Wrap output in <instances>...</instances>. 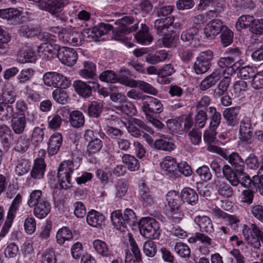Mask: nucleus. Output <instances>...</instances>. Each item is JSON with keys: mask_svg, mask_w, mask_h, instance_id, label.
<instances>
[{"mask_svg": "<svg viewBox=\"0 0 263 263\" xmlns=\"http://www.w3.org/2000/svg\"><path fill=\"white\" fill-rule=\"evenodd\" d=\"M92 247L95 251L102 257H108L112 255L113 252L107 243L100 239L93 241Z\"/></svg>", "mask_w": 263, "mask_h": 263, "instance_id": "b1692460", "label": "nucleus"}, {"mask_svg": "<svg viewBox=\"0 0 263 263\" xmlns=\"http://www.w3.org/2000/svg\"><path fill=\"white\" fill-rule=\"evenodd\" d=\"M222 77L221 70L216 69L203 79L199 84V89L205 91L214 86Z\"/></svg>", "mask_w": 263, "mask_h": 263, "instance_id": "f3484780", "label": "nucleus"}, {"mask_svg": "<svg viewBox=\"0 0 263 263\" xmlns=\"http://www.w3.org/2000/svg\"><path fill=\"white\" fill-rule=\"evenodd\" d=\"M198 28L195 26L183 31L181 34V39L183 42H189L197 39Z\"/></svg>", "mask_w": 263, "mask_h": 263, "instance_id": "6e6d98bb", "label": "nucleus"}, {"mask_svg": "<svg viewBox=\"0 0 263 263\" xmlns=\"http://www.w3.org/2000/svg\"><path fill=\"white\" fill-rule=\"evenodd\" d=\"M134 18L132 16H125L117 20L115 22V24L119 25V27L113 31L114 39L124 43L129 48L132 47L134 44L124 34L135 31L138 29V25L137 23H136L131 27H128V26L132 24Z\"/></svg>", "mask_w": 263, "mask_h": 263, "instance_id": "f257e3e1", "label": "nucleus"}, {"mask_svg": "<svg viewBox=\"0 0 263 263\" xmlns=\"http://www.w3.org/2000/svg\"><path fill=\"white\" fill-rule=\"evenodd\" d=\"M223 78L218 83L214 89L213 96L215 98H219L223 96L228 90V88L231 82V77L232 75L222 74Z\"/></svg>", "mask_w": 263, "mask_h": 263, "instance_id": "5701e85b", "label": "nucleus"}, {"mask_svg": "<svg viewBox=\"0 0 263 263\" xmlns=\"http://www.w3.org/2000/svg\"><path fill=\"white\" fill-rule=\"evenodd\" d=\"M214 184L218 194L225 198L231 197L233 195V189L222 178L215 179Z\"/></svg>", "mask_w": 263, "mask_h": 263, "instance_id": "412c9836", "label": "nucleus"}, {"mask_svg": "<svg viewBox=\"0 0 263 263\" xmlns=\"http://www.w3.org/2000/svg\"><path fill=\"white\" fill-rule=\"evenodd\" d=\"M246 232L247 234L250 235L252 234L254 237H258L260 239L263 237V232L254 223L251 224L249 227L245 225L244 229L242 231L243 235H245Z\"/></svg>", "mask_w": 263, "mask_h": 263, "instance_id": "e2e57ef3", "label": "nucleus"}, {"mask_svg": "<svg viewBox=\"0 0 263 263\" xmlns=\"http://www.w3.org/2000/svg\"><path fill=\"white\" fill-rule=\"evenodd\" d=\"M142 109L145 116L154 115L163 111V105L157 98L146 96V99L143 102Z\"/></svg>", "mask_w": 263, "mask_h": 263, "instance_id": "9d476101", "label": "nucleus"}, {"mask_svg": "<svg viewBox=\"0 0 263 263\" xmlns=\"http://www.w3.org/2000/svg\"><path fill=\"white\" fill-rule=\"evenodd\" d=\"M140 233L145 238L153 240L159 238L161 233L159 223L150 217L142 218L139 222Z\"/></svg>", "mask_w": 263, "mask_h": 263, "instance_id": "20e7f679", "label": "nucleus"}, {"mask_svg": "<svg viewBox=\"0 0 263 263\" xmlns=\"http://www.w3.org/2000/svg\"><path fill=\"white\" fill-rule=\"evenodd\" d=\"M103 143L102 141L99 138H96L93 140L88 142L87 146L86 154L88 156L98 153L102 148Z\"/></svg>", "mask_w": 263, "mask_h": 263, "instance_id": "3c124183", "label": "nucleus"}, {"mask_svg": "<svg viewBox=\"0 0 263 263\" xmlns=\"http://www.w3.org/2000/svg\"><path fill=\"white\" fill-rule=\"evenodd\" d=\"M54 46L48 45L47 43H43L38 47L39 53H42L48 59H51L54 55H57L58 52L59 50V47L57 45L54 44Z\"/></svg>", "mask_w": 263, "mask_h": 263, "instance_id": "4c0bfd02", "label": "nucleus"}, {"mask_svg": "<svg viewBox=\"0 0 263 263\" xmlns=\"http://www.w3.org/2000/svg\"><path fill=\"white\" fill-rule=\"evenodd\" d=\"M34 74V70L30 68L23 69L16 77L19 84H24L30 81Z\"/></svg>", "mask_w": 263, "mask_h": 263, "instance_id": "8fccbe9b", "label": "nucleus"}, {"mask_svg": "<svg viewBox=\"0 0 263 263\" xmlns=\"http://www.w3.org/2000/svg\"><path fill=\"white\" fill-rule=\"evenodd\" d=\"M213 214L215 216L223 219L225 222L232 229H236L238 227L239 219L237 216L228 214L219 209H214Z\"/></svg>", "mask_w": 263, "mask_h": 263, "instance_id": "6ab92c4d", "label": "nucleus"}, {"mask_svg": "<svg viewBox=\"0 0 263 263\" xmlns=\"http://www.w3.org/2000/svg\"><path fill=\"white\" fill-rule=\"evenodd\" d=\"M253 129L250 118L248 117H243L240 123V139L242 141L250 143V141L252 137Z\"/></svg>", "mask_w": 263, "mask_h": 263, "instance_id": "4468645a", "label": "nucleus"}, {"mask_svg": "<svg viewBox=\"0 0 263 263\" xmlns=\"http://www.w3.org/2000/svg\"><path fill=\"white\" fill-rule=\"evenodd\" d=\"M17 58L20 62L22 63H32L36 60V55L31 46H25L19 51Z\"/></svg>", "mask_w": 263, "mask_h": 263, "instance_id": "4be33fe9", "label": "nucleus"}, {"mask_svg": "<svg viewBox=\"0 0 263 263\" xmlns=\"http://www.w3.org/2000/svg\"><path fill=\"white\" fill-rule=\"evenodd\" d=\"M252 185L258 191L260 195H263V163L261 164L258 172V175L253 177L251 180Z\"/></svg>", "mask_w": 263, "mask_h": 263, "instance_id": "de8ad7c7", "label": "nucleus"}, {"mask_svg": "<svg viewBox=\"0 0 263 263\" xmlns=\"http://www.w3.org/2000/svg\"><path fill=\"white\" fill-rule=\"evenodd\" d=\"M160 165L162 170L165 173L166 175L174 172L178 166L176 160L171 156L165 157Z\"/></svg>", "mask_w": 263, "mask_h": 263, "instance_id": "ea45409f", "label": "nucleus"}, {"mask_svg": "<svg viewBox=\"0 0 263 263\" xmlns=\"http://www.w3.org/2000/svg\"><path fill=\"white\" fill-rule=\"evenodd\" d=\"M251 85L255 89L263 88V70L253 76Z\"/></svg>", "mask_w": 263, "mask_h": 263, "instance_id": "774afa93", "label": "nucleus"}, {"mask_svg": "<svg viewBox=\"0 0 263 263\" xmlns=\"http://www.w3.org/2000/svg\"><path fill=\"white\" fill-rule=\"evenodd\" d=\"M218 64L221 68H226L221 72L227 75H233L235 73V67H237V64L229 57L221 58L218 61Z\"/></svg>", "mask_w": 263, "mask_h": 263, "instance_id": "473e14b6", "label": "nucleus"}, {"mask_svg": "<svg viewBox=\"0 0 263 263\" xmlns=\"http://www.w3.org/2000/svg\"><path fill=\"white\" fill-rule=\"evenodd\" d=\"M45 200H46V198L43 196L42 191L35 190L30 193L27 203L29 207L32 208L41 202V201Z\"/></svg>", "mask_w": 263, "mask_h": 263, "instance_id": "09e8293b", "label": "nucleus"}, {"mask_svg": "<svg viewBox=\"0 0 263 263\" xmlns=\"http://www.w3.org/2000/svg\"><path fill=\"white\" fill-rule=\"evenodd\" d=\"M74 171V164L70 160L62 162L59 166L57 178L61 187L66 190L71 185V175Z\"/></svg>", "mask_w": 263, "mask_h": 263, "instance_id": "39448f33", "label": "nucleus"}, {"mask_svg": "<svg viewBox=\"0 0 263 263\" xmlns=\"http://www.w3.org/2000/svg\"><path fill=\"white\" fill-rule=\"evenodd\" d=\"M44 129L39 127L33 129L31 135V141L35 146H37L43 142L44 137Z\"/></svg>", "mask_w": 263, "mask_h": 263, "instance_id": "bf43d9fd", "label": "nucleus"}, {"mask_svg": "<svg viewBox=\"0 0 263 263\" xmlns=\"http://www.w3.org/2000/svg\"><path fill=\"white\" fill-rule=\"evenodd\" d=\"M221 43L224 47L230 45L233 42V33L227 26L224 27L220 35Z\"/></svg>", "mask_w": 263, "mask_h": 263, "instance_id": "4d7b16f0", "label": "nucleus"}, {"mask_svg": "<svg viewBox=\"0 0 263 263\" xmlns=\"http://www.w3.org/2000/svg\"><path fill=\"white\" fill-rule=\"evenodd\" d=\"M77 35L78 34L76 32L63 29L62 31L58 34V37L64 43H67L72 46H77L80 43L77 37Z\"/></svg>", "mask_w": 263, "mask_h": 263, "instance_id": "a878e982", "label": "nucleus"}, {"mask_svg": "<svg viewBox=\"0 0 263 263\" xmlns=\"http://www.w3.org/2000/svg\"><path fill=\"white\" fill-rule=\"evenodd\" d=\"M22 196L20 194H17L13 200L11 206L8 212L7 216L10 217H14L16 212L18 210L20 205L22 202Z\"/></svg>", "mask_w": 263, "mask_h": 263, "instance_id": "69168bd1", "label": "nucleus"}, {"mask_svg": "<svg viewBox=\"0 0 263 263\" xmlns=\"http://www.w3.org/2000/svg\"><path fill=\"white\" fill-rule=\"evenodd\" d=\"M233 168L228 164L224 165L222 167V171L226 179L233 186H237L241 183L238 177L237 173L234 172Z\"/></svg>", "mask_w": 263, "mask_h": 263, "instance_id": "72a5a7b5", "label": "nucleus"}, {"mask_svg": "<svg viewBox=\"0 0 263 263\" xmlns=\"http://www.w3.org/2000/svg\"><path fill=\"white\" fill-rule=\"evenodd\" d=\"M29 170L30 165L26 160L21 159L18 161L17 164L15 168V172L17 175L23 176L28 172Z\"/></svg>", "mask_w": 263, "mask_h": 263, "instance_id": "680f3d73", "label": "nucleus"}, {"mask_svg": "<svg viewBox=\"0 0 263 263\" xmlns=\"http://www.w3.org/2000/svg\"><path fill=\"white\" fill-rule=\"evenodd\" d=\"M231 165L234 170L237 173L239 177L242 176V178L244 181L241 182V184L247 186L246 183H250V178L246 173L243 172L245 168V161L236 152H233L231 154H226V157H223Z\"/></svg>", "mask_w": 263, "mask_h": 263, "instance_id": "423d86ee", "label": "nucleus"}, {"mask_svg": "<svg viewBox=\"0 0 263 263\" xmlns=\"http://www.w3.org/2000/svg\"><path fill=\"white\" fill-rule=\"evenodd\" d=\"M15 101V97L11 91L4 90L0 93V120L7 121L14 114L12 104Z\"/></svg>", "mask_w": 263, "mask_h": 263, "instance_id": "7ed1b4c3", "label": "nucleus"}, {"mask_svg": "<svg viewBox=\"0 0 263 263\" xmlns=\"http://www.w3.org/2000/svg\"><path fill=\"white\" fill-rule=\"evenodd\" d=\"M96 65L89 61L84 62L83 68L79 72L80 76L84 79H93L96 76Z\"/></svg>", "mask_w": 263, "mask_h": 263, "instance_id": "2f4dec72", "label": "nucleus"}, {"mask_svg": "<svg viewBox=\"0 0 263 263\" xmlns=\"http://www.w3.org/2000/svg\"><path fill=\"white\" fill-rule=\"evenodd\" d=\"M62 136L56 133L51 135L48 143V152L50 155L56 154L59 151L62 143Z\"/></svg>", "mask_w": 263, "mask_h": 263, "instance_id": "aec40b11", "label": "nucleus"}, {"mask_svg": "<svg viewBox=\"0 0 263 263\" xmlns=\"http://www.w3.org/2000/svg\"><path fill=\"white\" fill-rule=\"evenodd\" d=\"M148 27L144 24H141V29L135 34L138 43L141 44H149L153 40V37L148 32Z\"/></svg>", "mask_w": 263, "mask_h": 263, "instance_id": "7c9ffc66", "label": "nucleus"}, {"mask_svg": "<svg viewBox=\"0 0 263 263\" xmlns=\"http://www.w3.org/2000/svg\"><path fill=\"white\" fill-rule=\"evenodd\" d=\"M143 252L147 257H154L157 252L156 243L151 239L144 242L143 245Z\"/></svg>", "mask_w": 263, "mask_h": 263, "instance_id": "603ef678", "label": "nucleus"}, {"mask_svg": "<svg viewBox=\"0 0 263 263\" xmlns=\"http://www.w3.org/2000/svg\"><path fill=\"white\" fill-rule=\"evenodd\" d=\"M213 58V53L208 50L201 52L196 57L194 64V69L198 74L206 72L210 68L211 62Z\"/></svg>", "mask_w": 263, "mask_h": 263, "instance_id": "6e6552de", "label": "nucleus"}, {"mask_svg": "<svg viewBox=\"0 0 263 263\" xmlns=\"http://www.w3.org/2000/svg\"><path fill=\"white\" fill-rule=\"evenodd\" d=\"M22 93L24 95V97L29 101L39 102L41 100L40 93L32 89L29 85L26 86L22 90Z\"/></svg>", "mask_w": 263, "mask_h": 263, "instance_id": "864d4df0", "label": "nucleus"}, {"mask_svg": "<svg viewBox=\"0 0 263 263\" xmlns=\"http://www.w3.org/2000/svg\"><path fill=\"white\" fill-rule=\"evenodd\" d=\"M136 87H138L145 93L154 96H157L158 93V91L155 87L143 81H136Z\"/></svg>", "mask_w": 263, "mask_h": 263, "instance_id": "052dcab7", "label": "nucleus"}, {"mask_svg": "<svg viewBox=\"0 0 263 263\" xmlns=\"http://www.w3.org/2000/svg\"><path fill=\"white\" fill-rule=\"evenodd\" d=\"M73 235L71 231L67 227H63L60 229L56 234V240L58 244L62 245L66 241L72 239Z\"/></svg>", "mask_w": 263, "mask_h": 263, "instance_id": "37998d69", "label": "nucleus"}, {"mask_svg": "<svg viewBox=\"0 0 263 263\" xmlns=\"http://www.w3.org/2000/svg\"><path fill=\"white\" fill-rule=\"evenodd\" d=\"M195 221L200 228L201 232L211 234L214 232V228L211 219L206 216H197Z\"/></svg>", "mask_w": 263, "mask_h": 263, "instance_id": "cd10ccee", "label": "nucleus"}, {"mask_svg": "<svg viewBox=\"0 0 263 263\" xmlns=\"http://www.w3.org/2000/svg\"><path fill=\"white\" fill-rule=\"evenodd\" d=\"M73 86L78 95L83 98H88L91 95L92 89H98L100 87L98 83L89 81L88 84L81 80L74 81Z\"/></svg>", "mask_w": 263, "mask_h": 263, "instance_id": "9b49d317", "label": "nucleus"}, {"mask_svg": "<svg viewBox=\"0 0 263 263\" xmlns=\"http://www.w3.org/2000/svg\"><path fill=\"white\" fill-rule=\"evenodd\" d=\"M180 197L183 202H186L191 204H194L198 200V195L196 192L189 187L182 190Z\"/></svg>", "mask_w": 263, "mask_h": 263, "instance_id": "c03bdc74", "label": "nucleus"}, {"mask_svg": "<svg viewBox=\"0 0 263 263\" xmlns=\"http://www.w3.org/2000/svg\"><path fill=\"white\" fill-rule=\"evenodd\" d=\"M46 164L42 159L35 160L34 164L30 172L31 177L34 179H40L44 176Z\"/></svg>", "mask_w": 263, "mask_h": 263, "instance_id": "c9c22d12", "label": "nucleus"}, {"mask_svg": "<svg viewBox=\"0 0 263 263\" xmlns=\"http://www.w3.org/2000/svg\"><path fill=\"white\" fill-rule=\"evenodd\" d=\"M139 193L140 199L145 205H151L155 202V197L150 192L148 187L143 182L139 184Z\"/></svg>", "mask_w": 263, "mask_h": 263, "instance_id": "a211bd4d", "label": "nucleus"}, {"mask_svg": "<svg viewBox=\"0 0 263 263\" xmlns=\"http://www.w3.org/2000/svg\"><path fill=\"white\" fill-rule=\"evenodd\" d=\"M45 85L54 88H66L71 85V81L62 74L56 72H48L43 75Z\"/></svg>", "mask_w": 263, "mask_h": 263, "instance_id": "0eeeda50", "label": "nucleus"}, {"mask_svg": "<svg viewBox=\"0 0 263 263\" xmlns=\"http://www.w3.org/2000/svg\"><path fill=\"white\" fill-rule=\"evenodd\" d=\"M113 27L108 24L100 23L98 27L84 29L82 34L84 37L93 39L101 37L112 29Z\"/></svg>", "mask_w": 263, "mask_h": 263, "instance_id": "f8f14e48", "label": "nucleus"}, {"mask_svg": "<svg viewBox=\"0 0 263 263\" xmlns=\"http://www.w3.org/2000/svg\"><path fill=\"white\" fill-rule=\"evenodd\" d=\"M175 251L181 257H189L191 254L190 248L182 242H177L174 248Z\"/></svg>", "mask_w": 263, "mask_h": 263, "instance_id": "0e129e2a", "label": "nucleus"}, {"mask_svg": "<svg viewBox=\"0 0 263 263\" xmlns=\"http://www.w3.org/2000/svg\"><path fill=\"white\" fill-rule=\"evenodd\" d=\"M210 116V129L211 130L215 131L219 126L221 121V114L217 111L214 107H210L209 108Z\"/></svg>", "mask_w": 263, "mask_h": 263, "instance_id": "e433bc0d", "label": "nucleus"}, {"mask_svg": "<svg viewBox=\"0 0 263 263\" xmlns=\"http://www.w3.org/2000/svg\"><path fill=\"white\" fill-rule=\"evenodd\" d=\"M41 201V202L33 206V214L39 219L46 217L50 213L51 210L50 203L47 199Z\"/></svg>", "mask_w": 263, "mask_h": 263, "instance_id": "bb28decb", "label": "nucleus"}, {"mask_svg": "<svg viewBox=\"0 0 263 263\" xmlns=\"http://www.w3.org/2000/svg\"><path fill=\"white\" fill-rule=\"evenodd\" d=\"M69 122L72 127L80 128L84 124V116L80 111L73 110L69 114Z\"/></svg>", "mask_w": 263, "mask_h": 263, "instance_id": "58836bf2", "label": "nucleus"}, {"mask_svg": "<svg viewBox=\"0 0 263 263\" xmlns=\"http://www.w3.org/2000/svg\"><path fill=\"white\" fill-rule=\"evenodd\" d=\"M155 146L157 149L165 151H171L175 147L174 144L166 138L156 140L155 142Z\"/></svg>", "mask_w": 263, "mask_h": 263, "instance_id": "5fc2aeb1", "label": "nucleus"}, {"mask_svg": "<svg viewBox=\"0 0 263 263\" xmlns=\"http://www.w3.org/2000/svg\"><path fill=\"white\" fill-rule=\"evenodd\" d=\"M103 106V103L99 101H92L89 105L88 109L89 116L97 118L101 112Z\"/></svg>", "mask_w": 263, "mask_h": 263, "instance_id": "13d9d810", "label": "nucleus"}, {"mask_svg": "<svg viewBox=\"0 0 263 263\" xmlns=\"http://www.w3.org/2000/svg\"><path fill=\"white\" fill-rule=\"evenodd\" d=\"M226 26L220 20L213 19L205 26L204 33L207 38L214 39Z\"/></svg>", "mask_w": 263, "mask_h": 263, "instance_id": "2eb2a0df", "label": "nucleus"}, {"mask_svg": "<svg viewBox=\"0 0 263 263\" xmlns=\"http://www.w3.org/2000/svg\"><path fill=\"white\" fill-rule=\"evenodd\" d=\"M256 20L252 15H242L240 16L236 23L235 27L237 30L247 28L252 25L255 24Z\"/></svg>", "mask_w": 263, "mask_h": 263, "instance_id": "a19ab883", "label": "nucleus"}, {"mask_svg": "<svg viewBox=\"0 0 263 263\" xmlns=\"http://www.w3.org/2000/svg\"><path fill=\"white\" fill-rule=\"evenodd\" d=\"M57 57L63 64L68 66H73L78 58L77 53L73 49L65 47L59 49Z\"/></svg>", "mask_w": 263, "mask_h": 263, "instance_id": "ddd939ff", "label": "nucleus"}, {"mask_svg": "<svg viewBox=\"0 0 263 263\" xmlns=\"http://www.w3.org/2000/svg\"><path fill=\"white\" fill-rule=\"evenodd\" d=\"M54 251L51 248L45 250L42 254V263H56Z\"/></svg>", "mask_w": 263, "mask_h": 263, "instance_id": "338daca9", "label": "nucleus"}, {"mask_svg": "<svg viewBox=\"0 0 263 263\" xmlns=\"http://www.w3.org/2000/svg\"><path fill=\"white\" fill-rule=\"evenodd\" d=\"M111 220L114 226L120 231H125L127 226H133L137 221L135 212L131 209H126L123 214L120 210H116L111 213Z\"/></svg>", "mask_w": 263, "mask_h": 263, "instance_id": "f03ea898", "label": "nucleus"}, {"mask_svg": "<svg viewBox=\"0 0 263 263\" xmlns=\"http://www.w3.org/2000/svg\"><path fill=\"white\" fill-rule=\"evenodd\" d=\"M28 117L26 119L25 115L21 114L12 118L11 126L15 134L20 135L23 133L26 128L27 121L31 124H34V116L28 113Z\"/></svg>", "mask_w": 263, "mask_h": 263, "instance_id": "1a4fd4ad", "label": "nucleus"}, {"mask_svg": "<svg viewBox=\"0 0 263 263\" xmlns=\"http://www.w3.org/2000/svg\"><path fill=\"white\" fill-rule=\"evenodd\" d=\"M22 14L21 11L14 8L0 9V17L7 20H14Z\"/></svg>", "mask_w": 263, "mask_h": 263, "instance_id": "49530a36", "label": "nucleus"}, {"mask_svg": "<svg viewBox=\"0 0 263 263\" xmlns=\"http://www.w3.org/2000/svg\"><path fill=\"white\" fill-rule=\"evenodd\" d=\"M166 197L170 210L181 209L183 201L180 199V196L177 192L171 191L167 193Z\"/></svg>", "mask_w": 263, "mask_h": 263, "instance_id": "c85d7f7f", "label": "nucleus"}, {"mask_svg": "<svg viewBox=\"0 0 263 263\" xmlns=\"http://www.w3.org/2000/svg\"><path fill=\"white\" fill-rule=\"evenodd\" d=\"M104 220V216L97 211L91 210L87 213L86 221L91 227L99 228L103 224Z\"/></svg>", "mask_w": 263, "mask_h": 263, "instance_id": "393cba45", "label": "nucleus"}, {"mask_svg": "<svg viewBox=\"0 0 263 263\" xmlns=\"http://www.w3.org/2000/svg\"><path fill=\"white\" fill-rule=\"evenodd\" d=\"M30 145L29 138L26 135H22L16 140L14 149L18 152L23 153L28 149Z\"/></svg>", "mask_w": 263, "mask_h": 263, "instance_id": "a18cd8bd", "label": "nucleus"}, {"mask_svg": "<svg viewBox=\"0 0 263 263\" xmlns=\"http://www.w3.org/2000/svg\"><path fill=\"white\" fill-rule=\"evenodd\" d=\"M115 107L117 109L129 116H134L137 112L135 106L127 100L121 101L119 104Z\"/></svg>", "mask_w": 263, "mask_h": 263, "instance_id": "79ce46f5", "label": "nucleus"}, {"mask_svg": "<svg viewBox=\"0 0 263 263\" xmlns=\"http://www.w3.org/2000/svg\"><path fill=\"white\" fill-rule=\"evenodd\" d=\"M240 107L236 106L226 108L222 115L228 126L234 127L239 123L238 115L240 112Z\"/></svg>", "mask_w": 263, "mask_h": 263, "instance_id": "dca6fc26", "label": "nucleus"}, {"mask_svg": "<svg viewBox=\"0 0 263 263\" xmlns=\"http://www.w3.org/2000/svg\"><path fill=\"white\" fill-rule=\"evenodd\" d=\"M121 160L129 171H137L140 167V164L139 160L133 155L124 154L121 157Z\"/></svg>", "mask_w": 263, "mask_h": 263, "instance_id": "f704fd0d", "label": "nucleus"}, {"mask_svg": "<svg viewBox=\"0 0 263 263\" xmlns=\"http://www.w3.org/2000/svg\"><path fill=\"white\" fill-rule=\"evenodd\" d=\"M174 18L172 17H161L157 19L154 23V27L159 34L165 33L166 31L172 25Z\"/></svg>", "mask_w": 263, "mask_h": 263, "instance_id": "c756f323", "label": "nucleus"}]
</instances>
